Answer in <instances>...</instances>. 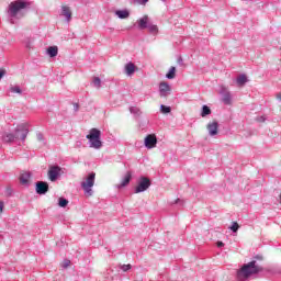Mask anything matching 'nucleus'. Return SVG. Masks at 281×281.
Here are the masks:
<instances>
[{"label": "nucleus", "instance_id": "30", "mask_svg": "<svg viewBox=\"0 0 281 281\" xmlns=\"http://www.w3.org/2000/svg\"><path fill=\"white\" fill-rule=\"evenodd\" d=\"M120 269L126 273V271H131V269H133V266H131V263L121 265Z\"/></svg>", "mask_w": 281, "mask_h": 281}, {"label": "nucleus", "instance_id": "22", "mask_svg": "<svg viewBox=\"0 0 281 281\" xmlns=\"http://www.w3.org/2000/svg\"><path fill=\"white\" fill-rule=\"evenodd\" d=\"M236 82L237 85H239V87H243V85H247V75L238 76Z\"/></svg>", "mask_w": 281, "mask_h": 281}, {"label": "nucleus", "instance_id": "27", "mask_svg": "<svg viewBox=\"0 0 281 281\" xmlns=\"http://www.w3.org/2000/svg\"><path fill=\"white\" fill-rule=\"evenodd\" d=\"M58 205H59V207H66L67 205H69V200H67L65 198H59Z\"/></svg>", "mask_w": 281, "mask_h": 281}, {"label": "nucleus", "instance_id": "7", "mask_svg": "<svg viewBox=\"0 0 281 281\" xmlns=\"http://www.w3.org/2000/svg\"><path fill=\"white\" fill-rule=\"evenodd\" d=\"M63 172V168L60 166L53 165L48 169V179L49 181H58V178L60 177Z\"/></svg>", "mask_w": 281, "mask_h": 281}, {"label": "nucleus", "instance_id": "14", "mask_svg": "<svg viewBox=\"0 0 281 281\" xmlns=\"http://www.w3.org/2000/svg\"><path fill=\"white\" fill-rule=\"evenodd\" d=\"M125 74L126 76H133V74H135L137 71V66H135V64H133V61H130L125 65Z\"/></svg>", "mask_w": 281, "mask_h": 281}, {"label": "nucleus", "instance_id": "18", "mask_svg": "<svg viewBox=\"0 0 281 281\" xmlns=\"http://www.w3.org/2000/svg\"><path fill=\"white\" fill-rule=\"evenodd\" d=\"M115 14L119 19H128L131 16V12L128 10H116Z\"/></svg>", "mask_w": 281, "mask_h": 281}, {"label": "nucleus", "instance_id": "16", "mask_svg": "<svg viewBox=\"0 0 281 281\" xmlns=\"http://www.w3.org/2000/svg\"><path fill=\"white\" fill-rule=\"evenodd\" d=\"M61 16H65L67 23H69V21H71V9H69V7H63L61 8Z\"/></svg>", "mask_w": 281, "mask_h": 281}, {"label": "nucleus", "instance_id": "29", "mask_svg": "<svg viewBox=\"0 0 281 281\" xmlns=\"http://www.w3.org/2000/svg\"><path fill=\"white\" fill-rule=\"evenodd\" d=\"M10 91H11V93H19V94L23 93V90H21V88L19 86L11 87Z\"/></svg>", "mask_w": 281, "mask_h": 281}, {"label": "nucleus", "instance_id": "41", "mask_svg": "<svg viewBox=\"0 0 281 281\" xmlns=\"http://www.w3.org/2000/svg\"><path fill=\"white\" fill-rule=\"evenodd\" d=\"M224 245L223 241H217V247H223Z\"/></svg>", "mask_w": 281, "mask_h": 281}, {"label": "nucleus", "instance_id": "39", "mask_svg": "<svg viewBox=\"0 0 281 281\" xmlns=\"http://www.w3.org/2000/svg\"><path fill=\"white\" fill-rule=\"evenodd\" d=\"M3 212V202L0 201V214Z\"/></svg>", "mask_w": 281, "mask_h": 281}, {"label": "nucleus", "instance_id": "12", "mask_svg": "<svg viewBox=\"0 0 281 281\" xmlns=\"http://www.w3.org/2000/svg\"><path fill=\"white\" fill-rule=\"evenodd\" d=\"M131 179H133V175L131 171H127L126 175L124 176L122 182L117 184L119 190H122V188H126L128 183H131Z\"/></svg>", "mask_w": 281, "mask_h": 281}, {"label": "nucleus", "instance_id": "8", "mask_svg": "<svg viewBox=\"0 0 281 281\" xmlns=\"http://www.w3.org/2000/svg\"><path fill=\"white\" fill-rule=\"evenodd\" d=\"M35 192L40 195L47 194V192H49V183L45 181H37L35 183Z\"/></svg>", "mask_w": 281, "mask_h": 281}, {"label": "nucleus", "instance_id": "2", "mask_svg": "<svg viewBox=\"0 0 281 281\" xmlns=\"http://www.w3.org/2000/svg\"><path fill=\"white\" fill-rule=\"evenodd\" d=\"M261 271L262 266L258 265L256 260H251L237 271V281H247L251 276H257Z\"/></svg>", "mask_w": 281, "mask_h": 281}, {"label": "nucleus", "instance_id": "10", "mask_svg": "<svg viewBox=\"0 0 281 281\" xmlns=\"http://www.w3.org/2000/svg\"><path fill=\"white\" fill-rule=\"evenodd\" d=\"M159 93H160V98H167L170 94V85H168V82L166 81L160 82Z\"/></svg>", "mask_w": 281, "mask_h": 281}, {"label": "nucleus", "instance_id": "9", "mask_svg": "<svg viewBox=\"0 0 281 281\" xmlns=\"http://www.w3.org/2000/svg\"><path fill=\"white\" fill-rule=\"evenodd\" d=\"M145 147L148 149L155 148L157 146V136L155 134H149L145 137Z\"/></svg>", "mask_w": 281, "mask_h": 281}, {"label": "nucleus", "instance_id": "33", "mask_svg": "<svg viewBox=\"0 0 281 281\" xmlns=\"http://www.w3.org/2000/svg\"><path fill=\"white\" fill-rule=\"evenodd\" d=\"M252 260H255V262L258 265L257 260H262V255L255 256Z\"/></svg>", "mask_w": 281, "mask_h": 281}, {"label": "nucleus", "instance_id": "3", "mask_svg": "<svg viewBox=\"0 0 281 281\" xmlns=\"http://www.w3.org/2000/svg\"><path fill=\"white\" fill-rule=\"evenodd\" d=\"M86 139L89 142L90 148H94V150H100L102 148V132L95 127L89 131V134L86 136Z\"/></svg>", "mask_w": 281, "mask_h": 281}, {"label": "nucleus", "instance_id": "25", "mask_svg": "<svg viewBox=\"0 0 281 281\" xmlns=\"http://www.w3.org/2000/svg\"><path fill=\"white\" fill-rule=\"evenodd\" d=\"M147 30H149L150 34H157L159 32V29L155 24H148Z\"/></svg>", "mask_w": 281, "mask_h": 281}, {"label": "nucleus", "instance_id": "36", "mask_svg": "<svg viewBox=\"0 0 281 281\" xmlns=\"http://www.w3.org/2000/svg\"><path fill=\"white\" fill-rule=\"evenodd\" d=\"M149 0H138V3L140 5H146V3H148Z\"/></svg>", "mask_w": 281, "mask_h": 281}, {"label": "nucleus", "instance_id": "31", "mask_svg": "<svg viewBox=\"0 0 281 281\" xmlns=\"http://www.w3.org/2000/svg\"><path fill=\"white\" fill-rule=\"evenodd\" d=\"M36 137H37V142H41V143H42V146H44V144H45V137L43 136V133H37V134H36Z\"/></svg>", "mask_w": 281, "mask_h": 281}, {"label": "nucleus", "instance_id": "28", "mask_svg": "<svg viewBox=\"0 0 281 281\" xmlns=\"http://www.w3.org/2000/svg\"><path fill=\"white\" fill-rule=\"evenodd\" d=\"M240 228V225H238V222H233V224L229 226L231 232H233V234H236V232H238V229Z\"/></svg>", "mask_w": 281, "mask_h": 281}, {"label": "nucleus", "instance_id": "26", "mask_svg": "<svg viewBox=\"0 0 281 281\" xmlns=\"http://www.w3.org/2000/svg\"><path fill=\"white\" fill-rule=\"evenodd\" d=\"M172 111V108H170L169 105H160V112L164 113L165 115H167L168 113H170Z\"/></svg>", "mask_w": 281, "mask_h": 281}, {"label": "nucleus", "instance_id": "38", "mask_svg": "<svg viewBox=\"0 0 281 281\" xmlns=\"http://www.w3.org/2000/svg\"><path fill=\"white\" fill-rule=\"evenodd\" d=\"M80 109V105L78 103H74V111H78Z\"/></svg>", "mask_w": 281, "mask_h": 281}, {"label": "nucleus", "instance_id": "13", "mask_svg": "<svg viewBox=\"0 0 281 281\" xmlns=\"http://www.w3.org/2000/svg\"><path fill=\"white\" fill-rule=\"evenodd\" d=\"M31 178H32V172L24 171L20 175V183H22V186H27L30 183Z\"/></svg>", "mask_w": 281, "mask_h": 281}, {"label": "nucleus", "instance_id": "17", "mask_svg": "<svg viewBox=\"0 0 281 281\" xmlns=\"http://www.w3.org/2000/svg\"><path fill=\"white\" fill-rule=\"evenodd\" d=\"M47 55L49 58H56L58 56V46H49L47 48Z\"/></svg>", "mask_w": 281, "mask_h": 281}, {"label": "nucleus", "instance_id": "37", "mask_svg": "<svg viewBox=\"0 0 281 281\" xmlns=\"http://www.w3.org/2000/svg\"><path fill=\"white\" fill-rule=\"evenodd\" d=\"M267 119H265V116H259L257 117V122H265Z\"/></svg>", "mask_w": 281, "mask_h": 281}, {"label": "nucleus", "instance_id": "43", "mask_svg": "<svg viewBox=\"0 0 281 281\" xmlns=\"http://www.w3.org/2000/svg\"><path fill=\"white\" fill-rule=\"evenodd\" d=\"M176 203H181V199L176 200Z\"/></svg>", "mask_w": 281, "mask_h": 281}, {"label": "nucleus", "instance_id": "20", "mask_svg": "<svg viewBox=\"0 0 281 281\" xmlns=\"http://www.w3.org/2000/svg\"><path fill=\"white\" fill-rule=\"evenodd\" d=\"M222 100L224 104H232V94L228 91L222 92Z\"/></svg>", "mask_w": 281, "mask_h": 281}, {"label": "nucleus", "instance_id": "5", "mask_svg": "<svg viewBox=\"0 0 281 281\" xmlns=\"http://www.w3.org/2000/svg\"><path fill=\"white\" fill-rule=\"evenodd\" d=\"M93 186H95V172H90L86 181L81 182V188L88 196H93Z\"/></svg>", "mask_w": 281, "mask_h": 281}, {"label": "nucleus", "instance_id": "11", "mask_svg": "<svg viewBox=\"0 0 281 281\" xmlns=\"http://www.w3.org/2000/svg\"><path fill=\"white\" fill-rule=\"evenodd\" d=\"M207 131L211 137L218 135V122L214 121L213 123H209Z\"/></svg>", "mask_w": 281, "mask_h": 281}, {"label": "nucleus", "instance_id": "1", "mask_svg": "<svg viewBox=\"0 0 281 281\" xmlns=\"http://www.w3.org/2000/svg\"><path fill=\"white\" fill-rule=\"evenodd\" d=\"M29 133H30V124L22 123L16 126L14 133H4L2 135V142H4V144H12L16 142V139H21L22 142H25Z\"/></svg>", "mask_w": 281, "mask_h": 281}, {"label": "nucleus", "instance_id": "34", "mask_svg": "<svg viewBox=\"0 0 281 281\" xmlns=\"http://www.w3.org/2000/svg\"><path fill=\"white\" fill-rule=\"evenodd\" d=\"M5 76V69L0 68V80Z\"/></svg>", "mask_w": 281, "mask_h": 281}, {"label": "nucleus", "instance_id": "42", "mask_svg": "<svg viewBox=\"0 0 281 281\" xmlns=\"http://www.w3.org/2000/svg\"><path fill=\"white\" fill-rule=\"evenodd\" d=\"M277 99L279 100V102H281V93L277 94Z\"/></svg>", "mask_w": 281, "mask_h": 281}, {"label": "nucleus", "instance_id": "32", "mask_svg": "<svg viewBox=\"0 0 281 281\" xmlns=\"http://www.w3.org/2000/svg\"><path fill=\"white\" fill-rule=\"evenodd\" d=\"M5 195L7 196H12V188H7L5 189Z\"/></svg>", "mask_w": 281, "mask_h": 281}, {"label": "nucleus", "instance_id": "4", "mask_svg": "<svg viewBox=\"0 0 281 281\" xmlns=\"http://www.w3.org/2000/svg\"><path fill=\"white\" fill-rule=\"evenodd\" d=\"M27 1L25 0H16L9 4L8 15L10 19H16L19 14H21V10H25L27 8Z\"/></svg>", "mask_w": 281, "mask_h": 281}, {"label": "nucleus", "instance_id": "35", "mask_svg": "<svg viewBox=\"0 0 281 281\" xmlns=\"http://www.w3.org/2000/svg\"><path fill=\"white\" fill-rule=\"evenodd\" d=\"M70 262H71V261H69V260L65 261V262L63 263V268H64V269H67V267H69Z\"/></svg>", "mask_w": 281, "mask_h": 281}, {"label": "nucleus", "instance_id": "6", "mask_svg": "<svg viewBox=\"0 0 281 281\" xmlns=\"http://www.w3.org/2000/svg\"><path fill=\"white\" fill-rule=\"evenodd\" d=\"M150 188V179L146 177H142L135 187V194H139L142 192H146Z\"/></svg>", "mask_w": 281, "mask_h": 281}, {"label": "nucleus", "instance_id": "24", "mask_svg": "<svg viewBox=\"0 0 281 281\" xmlns=\"http://www.w3.org/2000/svg\"><path fill=\"white\" fill-rule=\"evenodd\" d=\"M92 85L97 89H100V87H102V80L100 79V77H94L92 80Z\"/></svg>", "mask_w": 281, "mask_h": 281}, {"label": "nucleus", "instance_id": "19", "mask_svg": "<svg viewBox=\"0 0 281 281\" xmlns=\"http://www.w3.org/2000/svg\"><path fill=\"white\" fill-rule=\"evenodd\" d=\"M177 76V68L175 66H171L169 71L166 74V78L168 80H175V77Z\"/></svg>", "mask_w": 281, "mask_h": 281}, {"label": "nucleus", "instance_id": "21", "mask_svg": "<svg viewBox=\"0 0 281 281\" xmlns=\"http://www.w3.org/2000/svg\"><path fill=\"white\" fill-rule=\"evenodd\" d=\"M207 115H212V109H210V106L207 105H203L201 111V117H207Z\"/></svg>", "mask_w": 281, "mask_h": 281}, {"label": "nucleus", "instance_id": "23", "mask_svg": "<svg viewBox=\"0 0 281 281\" xmlns=\"http://www.w3.org/2000/svg\"><path fill=\"white\" fill-rule=\"evenodd\" d=\"M130 112L132 113V115H135L136 117H139V115H142V110H139V108L137 106H131Z\"/></svg>", "mask_w": 281, "mask_h": 281}, {"label": "nucleus", "instance_id": "15", "mask_svg": "<svg viewBox=\"0 0 281 281\" xmlns=\"http://www.w3.org/2000/svg\"><path fill=\"white\" fill-rule=\"evenodd\" d=\"M138 30H147L148 29V15L140 18L138 21Z\"/></svg>", "mask_w": 281, "mask_h": 281}, {"label": "nucleus", "instance_id": "40", "mask_svg": "<svg viewBox=\"0 0 281 281\" xmlns=\"http://www.w3.org/2000/svg\"><path fill=\"white\" fill-rule=\"evenodd\" d=\"M26 47L29 48V49H32V43H26Z\"/></svg>", "mask_w": 281, "mask_h": 281}]
</instances>
